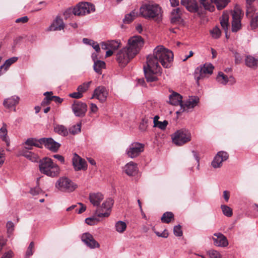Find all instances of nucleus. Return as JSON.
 Wrapping results in <instances>:
<instances>
[{
    "label": "nucleus",
    "instance_id": "23",
    "mask_svg": "<svg viewBox=\"0 0 258 258\" xmlns=\"http://www.w3.org/2000/svg\"><path fill=\"white\" fill-rule=\"evenodd\" d=\"M64 24L62 19L58 16H57L55 20L53 21L52 23L48 28V31H58L63 29Z\"/></svg>",
    "mask_w": 258,
    "mask_h": 258
},
{
    "label": "nucleus",
    "instance_id": "41",
    "mask_svg": "<svg viewBox=\"0 0 258 258\" xmlns=\"http://www.w3.org/2000/svg\"><path fill=\"white\" fill-rule=\"evenodd\" d=\"M252 2H247L246 5V16L247 17H251L252 13L254 11V8L252 7L251 5Z\"/></svg>",
    "mask_w": 258,
    "mask_h": 258
},
{
    "label": "nucleus",
    "instance_id": "48",
    "mask_svg": "<svg viewBox=\"0 0 258 258\" xmlns=\"http://www.w3.org/2000/svg\"><path fill=\"white\" fill-rule=\"evenodd\" d=\"M233 53L234 54V57L235 58V63L236 64L240 63L243 59L242 56L240 54H239V53L235 51H233Z\"/></svg>",
    "mask_w": 258,
    "mask_h": 258
},
{
    "label": "nucleus",
    "instance_id": "54",
    "mask_svg": "<svg viewBox=\"0 0 258 258\" xmlns=\"http://www.w3.org/2000/svg\"><path fill=\"white\" fill-rule=\"evenodd\" d=\"M41 191V190L40 188L38 186H36L33 188H32L30 190V193L33 196L38 195L40 192Z\"/></svg>",
    "mask_w": 258,
    "mask_h": 258
},
{
    "label": "nucleus",
    "instance_id": "1",
    "mask_svg": "<svg viewBox=\"0 0 258 258\" xmlns=\"http://www.w3.org/2000/svg\"><path fill=\"white\" fill-rule=\"evenodd\" d=\"M173 59L172 52L162 46H157L154 50L153 54L147 58V66H144V72L147 81L155 82L157 80L156 75L161 73L160 62L165 68H169Z\"/></svg>",
    "mask_w": 258,
    "mask_h": 258
},
{
    "label": "nucleus",
    "instance_id": "53",
    "mask_svg": "<svg viewBox=\"0 0 258 258\" xmlns=\"http://www.w3.org/2000/svg\"><path fill=\"white\" fill-rule=\"evenodd\" d=\"M52 94V92H46L44 93V95L45 96V101H47V103H49L50 101L53 100V98H51L53 96Z\"/></svg>",
    "mask_w": 258,
    "mask_h": 258
},
{
    "label": "nucleus",
    "instance_id": "30",
    "mask_svg": "<svg viewBox=\"0 0 258 258\" xmlns=\"http://www.w3.org/2000/svg\"><path fill=\"white\" fill-rule=\"evenodd\" d=\"M54 131L55 133L62 136H67L69 134V131L67 128L63 125L57 124L54 127Z\"/></svg>",
    "mask_w": 258,
    "mask_h": 258
},
{
    "label": "nucleus",
    "instance_id": "51",
    "mask_svg": "<svg viewBox=\"0 0 258 258\" xmlns=\"http://www.w3.org/2000/svg\"><path fill=\"white\" fill-rule=\"evenodd\" d=\"M97 221V219L94 217H89L85 219L86 223L89 225H94Z\"/></svg>",
    "mask_w": 258,
    "mask_h": 258
},
{
    "label": "nucleus",
    "instance_id": "10",
    "mask_svg": "<svg viewBox=\"0 0 258 258\" xmlns=\"http://www.w3.org/2000/svg\"><path fill=\"white\" fill-rule=\"evenodd\" d=\"M131 54L126 47L119 50L116 54V60L121 67L125 66L135 57Z\"/></svg>",
    "mask_w": 258,
    "mask_h": 258
},
{
    "label": "nucleus",
    "instance_id": "13",
    "mask_svg": "<svg viewBox=\"0 0 258 258\" xmlns=\"http://www.w3.org/2000/svg\"><path fill=\"white\" fill-rule=\"evenodd\" d=\"M72 110L77 117H84L87 110V105L86 103L78 101H74L72 105Z\"/></svg>",
    "mask_w": 258,
    "mask_h": 258
},
{
    "label": "nucleus",
    "instance_id": "7",
    "mask_svg": "<svg viewBox=\"0 0 258 258\" xmlns=\"http://www.w3.org/2000/svg\"><path fill=\"white\" fill-rule=\"evenodd\" d=\"M171 138L174 144L181 146L190 141L191 134L188 130L181 129L175 132Z\"/></svg>",
    "mask_w": 258,
    "mask_h": 258
},
{
    "label": "nucleus",
    "instance_id": "36",
    "mask_svg": "<svg viewBox=\"0 0 258 258\" xmlns=\"http://www.w3.org/2000/svg\"><path fill=\"white\" fill-rule=\"evenodd\" d=\"M173 214L170 212H166L163 214L161 220L163 223H169L173 218Z\"/></svg>",
    "mask_w": 258,
    "mask_h": 258
},
{
    "label": "nucleus",
    "instance_id": "17",
    "mask_svg": "<svg viewBox=\"0 0 258 258\" xmlns=\"http://www.w3.org/2000/svg\"><path fill=\"white\" fill-rule=\"evenodd\" d=\"M81 239L90 248H98L100 246L99 243L89 233H83L81 236Z\"/></svg>",
    "mask_w": 258,
    "mask_h": 258
},
{
    "label": "nucleus",
    "instance_id": "25",
    "mask_svg": "<svg viewBox=\"0 0 258 258\" xmlns=\"http://www.w3.org/2000/svg\"><path fill=\"white\" fill-rule=\"evenodd\" d=\"M245 64L247 67L255 70L258 67V58L247 55L245 56Z\"/></svg>",
    "mask_w": 258,
    "mask_h": 258
},
{
    "label": "nucleus",
    "instance_id": "42",
    "mask_svg": "<svg viewBox=\"0 0 258 258\" xmlns=\"http://www.w3.org/2000/svg\"><path fill=\"white\" fill-rule=\"evenodd\" d=\"M212 37L215 39L218 38L221 36V31L220 29L216 26L210 31Z\"/></svg>",
    "mask_w": 258,
    "mask_h": 258
},
{
    "label": "nucleus",
    "instance_id": "46",
    "mask_svg": "<svg viewBox=\"0 0 258 258\" xmlns=\"http://www.w3.org/2000/svg\"><path fill=\"white\" fill-rule=\"evenodd\" d=\"M168 122L167 120H164L163 121H160L155 123L154 126L157 127L162 130H164L166 128Z\"/></svg>",
    "mask_w": 258,
    "mask_h": 258
},
{
    "label": "nucleus",
    "instance_id": "29",
    "mask_svg": "<svg viewBox=\"0 0 258 258\" xmlns=\"http://www.w3.org/2000/svg\"><path fill=\"white\" fill-rule=\"evenodd\" d=\"M20 98L17 96H13L5 99L4 101V105L8 108L15 106L19 102Z\"/></svg>",
    "mask_w": 258,
    "mask_h": 258
},
{
    "label": "nucleus",
    "instance_id": "49",
    "mask_svg": "<svg viewBox=\"0 0 258 258\" xmlns=\"http://www.w3.org/2000/svg\"><path fill=\"white\" fill-rule=\"evenodd\" d=\"M174 234L176 236H181L182 235V231L180 225L175 226L173 229Z\"/></svg>",
    "mask_w": 258,
    "mask_h": 258
},
{
    "label": "nucleus",
    "instance_id": "44",
    "mask_svg": "<svg viewBox=\"0 0 258 258\" xmlns=\"http://www.w3.org/2000/svg\"><path fill=\"white\" fill-rule=\"evenodd\" d=\"M148 119L146 118V117L143 118L142 119V120L141 122L139 125V129L140 131H141L142 132H144L145 131H146L148 126Z\"/></svg>",
    "mask_w": 258,
    "mask_h": 258
},
{
    "label": "nucleus",
    "instance_id": "62",
    "mask_svg": "<svg viewBox=\"0 0 258 258\" xmlns=\"http://www.w3.org/2000/svg\"><path fill=\"white\" fill-rule=\"evenodd\" d=\"M53 157L57 159L62 163H63L64 162V159L63 157L61 155L56 154L53 155Z\"/></svg>",
    "mask_w": 258,
    "mask_h": 258
},
{
    "label": "nucleus",
    "instance_id": "59",
    "mask_svg": "<svg viewBox=\"0 0 258 258\" xmlns=\"http://www.w3.org/2000/svg\"><path fill=\"white\" fill-rule=\"evenodd\" d=\"M13 252L11 250L5 252L1 258H12Z\"/></svg>",
    "mask_w": 258,
    "mask_h": 258
},
{
    "label": "nucleus",
    "instance_id": "28",
    "mask_svg": "<svg viewBox=\"0 0 258 258\" xmlns=\"http://www.w3.org/2000/svg\"><path fill=\"white\" fill-rule=\"evenodd\" d=\"M220 24L222 28L224 30L226 35L229 27V14L227 12H224L223 13L222 17L220 18Z\"/></svg>",
    "mask_w": 258,
    "mask_h": 258
},
{
    "label": "nucleus",
    "instance_id": "50",
    "mask_svg": "<svg viewBox=\"0 0 258 258\" xmlns=\"http://www.w3.org/2000/svg\"><path fill=\"white\" fill-rule=\"evenodd\" d=\"M209 254L211 258H221L220 254L215 250H209Z\"/></svg>",
    "mask_w": 258,
    "mask_h": 258
},
{
    "label": "nucleus",
    "instance_id": "4",
    "mask_svg": "<svg viewBox=\"0 0 258 258\" xmlns=\"http://www.w3.org/2000/svg\"><path fill=\"white\" fill-rule=\"evenodd\" d=\"M140 15L146 19L159 23L162 19V8L157 4H144L140 8Z\"/></svg>",
    "mask_w": 258,
    "mask_h": 258
},
{
    "label": "nucleus",
    "instance_id": "37",
    "mask_svg": "<svg viewBox=\"0 0 258 258\" xmlns=\"http://www.w3.org/2000/svg\"><path fill=\"white\" fill-rule=\"evenodd\" d=\"M250 27L254 29L258 27V14H253L251 17Z\"/></svg>",
    "mask_w": 258,
    "mask_h": 258
},
{
    "label": "nucleus",
    "instance_id": "20",
    "mask_svg": "<svg viewBox=\"0 0 258 258\" xmlns=\"http://www.w3.org/2000/svg\"><path fill=\"white\" fill-rule=\"evenodd\" d=\"M108 92L106 89L103 86H99L94 91L91 98H95L101 102H104L107 97Z\"/></svg>",
    "mask_w": 258,
    "mask_h": 258
},
{
    "label": "nucleus",
    "instance_id": "52",
    "mask_svg": "<svg viewBox=\"0 0 258 258\" xmlns=\"http://www.w3.org/2000/svg\"><path fill=\"white\" fill-rule=\"evenodd\" d=\"M7 228L8 233L11 234L14 228V223L12 221H8L7 224Z\"/></svg>",
    "mask_w": 258,
    "mask_h": 258
},
{
    "label": "nucleus",
    "instance_id": "56",
    "mask_svg": "<svg viewBox=\"0 0 258 258\" xmlns=\"http://www.w3.org/2000/svg\"><path fill=\"white\" fill-rule=\"evenodd\" d=\"M155 232L158 237L167 238L168 236V233L166 230H164V231H163L162 233L157 231H156Z\"/></svg>",
    "mask_w": 258,
    "mask_h": 258
},
{
    "label": "nucleus",
    "instance_id": "60",
    "mask_svg": "<svg viewBox=\"0 0 258 258\" xmlns=\"http://www.w3.org/2000/svg\"><path fill=\"white\" fill-rule=\"evenodd\" d=\"M91 45L92 46V47L95 50V51L97 52H98L100 51V46L97 42L93 41V43L91 44Z\"/></svg>",
    "mask_w": 258,
    "mask_h": 258
},
{
    "label": "nucleus",
    "instance_id": "16",
    "mask_svg": "<svg viewBox=\"0 0 258 258\" xmlns=\"http://www.w3.org/2000/svg\"><path fill=\"white\" fill-rule=\"evenodd\" d=\"M228 157V153L225 151L218 152L212 162V166L214 168L220 167L222 162L227 160Z\"/></svg>",
    "mask_w": 258,
    "mask_h": 258
},
{
    "label": "nucleus",
    "instance_id": "21",
    "mask_svg": "<svg viewBox=\"0 0 258 258\" xmlns=\"http://www.w3.org/2000/svg\"><path fill=\"white\" fill-rule=\"evenodd\" d=\"M73 165L76 171L85 170L87 168V163L85 160L77 154H75L72 159Z\"/></svg>",
    "mask_w": 258,
    "mask_h": 258
},
{
    "label": "nucleus",
    "instance_id": "5",
    "mask_svg": "<svg viewBox=\"0 0 258 258\" xmlns=\"http://www.w3.org/2000/svg\"><path fill=\"white\" fill-rule=\"evenodd\" d=\"M39 170L41 173L53 177L57 176L59 172L58 165L53 163L49 158H43L39 161Z\"/></svg>",
    "mask_w": 258,
    "mask_h": 258
},
{
    "label": "nucleus",
    "instance_id": "34",
    "mask_svg": "<svg viewBox=\"0 0 258 258\" xmlns=\"http://www.w3.org/2000/svg\"><path fill=\"white\" fill-rule=\"evenodd\" d=\"M217 81L220 84L225 85L228 82V77L223 72H219L216 78Z\"/></svg>",
    "mask_w": 258,
    "mask_h": 258
},
{
    "label": "nucleus",
    "instance_id": "24",
    "mask_svg": "<svg viewBox=\"0 0 258 258\" xmlns=\"http://www.w3.org/2000/svg\"><path fill=\"white\" fill-rule=\"evenodd\" d=\"M124 170L129 176L135 175L138 171L137 164L133 162H130L125 165Z\"/></svg>",
    "mask_w": 258,
    "mask_h": 258
},
{
    "label": "nucleus",
    "instance_id": "15",
    "mask_svg": "<svg viewBox=\"0 0 258 258\" xmlns=\"http://www.w3.org/2000/svg\"><path fill=\"white\" fill-rule=\"evenodd\" d=\"M213 66L211 63H206L200 69L197 68L195 72V78L198 82L199 80L203 79L207 74H211L213 73Z\"/></svg>",
    "mask_w": 258,
    "mask_h": 258
},
{
    "label": "nucleus",
    "instance_id": "35",
    "mask_svg": "<svg viewBox=\"0 0 258 258\" xmlns=\"http://www.w3.org/2000/svg\"><path fill=\"white\" fill-rule=\"evenodd\" d=\"M23 156L32 162H35L38 161V156L34 153L26 152L23 153Z\"/></svg>",
    "mask_w": 258,
    "mask_h": 258
},
{
    "label": "nucleus",
    "instance_id": "47",
    "mask_svg": "<svg viewBox=\"0 0 258 258\" xmlns=\"http://www.w3.org/2000/svg\"><path fill=\"white\" fill-rule=\"evenodd\" d=\"M109 48L112 50L117 49L119 47L120 42L118 41L112 40L109 41Z\"/></svg>",
    "mask_w": 258,
    "mask_h": 258
},
{
    "label": "nucleus",
    "instance_id": "32",
    "mask_svg": "<svg viewBox=\"0 0 258 258\" xmlns=\"http://www.w3.org/2000/svg\"><path fill=\"white\" fill-rule=\"evenodd\" d=\"M0 137L3 141L6 142L7 146H9L10 141L7 136V130L6 124H4L3 127L0 129Z\"/></svg>",
    "mask_w": 258,
    "mask_h": 258
},
{
    "label": "nucleus",
    "instance_id": "55",
    "mask_svg": "<svg viewBox=\"0 0 258 258\" xmlns=\"http://www.w3.org/2000/svg\"><path fill=\"white\" fill-rule=\"evenodd\" d=\"M69 96L73 98L79 99L81 98L83 96V94H81L80 92H74L69 95Z\"/></svg>",
    "mask_w": 258,
    "mask_h": 258
},
{
    "label": "nucleus",
    "instance_id": "31",
    "mask_svg": "<svg viewBox=\"0 0 258 258\" xmlns=\"http://www.w3.org/2000/svg\"><path fill=\"white\" fill-rule=\"evenodd\" d=\"M40 139L37 140L35 138H29L25 142V145L28 146H35L38 148H42V143Z\"/></svg>",
    "mask_w": 258,
    "mask_h": 258
},
{
    "label": "nucleus",
    "instance_id": "61",
    "mask_svg": "<svg viewBox=\"0 0 258 258\" xmlns=\"http://www.w3.org/2000/svg\"><path fill=\"white\" fill-rule=\"evenodd\" d=\"M98 109V107L95 104L91 103L90 104V110L92 113H96Z\"/></svg>",
    "mask_w": 258,
    "mask_h": 258
},
{
    "label": "nucleus",
    "instance_id": "58",
    "mask_svg": "<svg viewBox=\"0 0 258 258\" xmlns=\"http://www.w3.org/2000/svg\"><path fill=\"white\" fill-rule=\"evenodd\" d=\"M29 19L28 17L24 16L20 18H18L16 20L15 22L16 23H25L28 22Z\"/></svg>",
    "mask_w": 258,
    "mask_h": 258
},
{
    "label": "nucleus",
    "instance_id": "45",
    "mask_svg": "<svg viewBox=\"0 0 258 258\" xmlns=\"http://www.w3.org/2000/svg\"><path fill=\"white\" fill-rule=\"evenodd\" d=\"M90 83L91 82L86 83H84L83 84L79 86L77 88V91L80 92L81 94H83V93L85 92L87 90V89L89 87Z\"/></svg>",
    "mask_w": 258,
    "mask_h": 258
},
{
    "label": "nucleus",
    "instance_id": "18",
    "mask_svg": "<svg viewBox=\"0 0 258 258\" xmlns=\"http://www.w3.org/2000/svg\"><path fill=\"white\" fill-rule=\"evenodd\" d=\"M214 244L217 246L226 247L228 245L226 237L221 233H215L212 238Z\"/></svg>",
    "mask_w": 258,
    "mask_h": 258
},
{
    "label": "nucleus",
    "instance_id": "2",
    "mask_svg": "<svg viewBox=\"0 0 258 258\" xmlns=\"http://www.w3.org/2000/svg\"><path fill=\"white\" fill-rule=\"evenodd\" d=\"M201 5H199L196 0H181V4L186 9L192 13H197L200 17H204L206 15V11L213 12L215 7L213 2L216 5L218 10H222L227 5L228 0H200Z\"/></svg>",
    "mask_w": 258,
    "mask_h": 258
},
{
    "label": "nucleus",
    "instance_id": "40",
    "mask_svg": "<svg viewBox=\"0 0 258 258\" xmlns=\"http://www.w3.org/2000/svg\"><path fill=\"white\" fill-rule=\"evenodd\" d=\"M221 209L223 214L228 217H230L232 215V210L229 207L226 205H221Z\"/></svg>",
    "mask_w": 258,
    "mask_h": 258
},
{
    "label": "nucleus",
    "instance_id": "3",
    "mask_svg": "<svg viewBox=\"0 0 258 258\" xmlns=\"http://www.w3.org/2000/svg\"><path fill=\"white\" fill-rule=\"evenodd\" d=\"M103 199V196L100 192L91 193L89 195L90 203L97 207L95 215L100 218L108 217L110 214L111 209L113 205V200L111 198H108L99 206Z\"/></svg>",
    "mask_w": 258,
    "mask_h": 258
},
{
    "label": "nucleus",
    "instance_id": "8",
    "mask_svg": "<svg viewBox=\"0 0 258 258\" xmlns=\"http://www.w3.org/2000/svg\"><path fill=\"white\" fill-rule=\"evenodd\" d=\"M56 188L63 192H70L75 190L77 185L66 177L59 178L55 183Z\"/></svg>",
    "mask_w": 258,
    "mask_h": 258
},
{
    "label": "nucleus",
    "instance_id": "43",
    "mask_svg": "<svg viewBox=\"0 0 258 258\" xmlns=\"http://www.w3.org/2000/svg\"><path fill=\"white\" fill-rule=\"evenodd\" d=\"M34 243L33 242H31L29 245V246L27 249L26 252V258H29L30 256H31L34 252Z\"/></svg>",
    "mask_w": 258,
    "mask_h": 258
},
{
    "label": "nucleus",
    "instance_id": "6",
    "mask_svg": "<svg viewBox=\"0 0 258 258\" xmlns=\"http://www.w3.org/2000/svg\"><path fill=\"white\" fill-rule=\"evenodd\" d=\"M144 41L140 36H135L128 40L127 45L126 46L132 55L135 56L143 46Z\"/></svg>",
    "mask_w": 258,
    "mask_h": 258
},
{
    "label": "nucleus",
    "instance_id": "9",
    "mask_svg": "<svg viewBox=\"0 0 258 258\" xmlns=\"http://www.w3.org/2000/svg\"><path fill=\"white\" fill-rule=\"evenodd\" d=\"M95 11V6L91 3L82 2L78 4L73 10L75 15L81 16L88 14Z\"/></svg>",
    "mask_w": 258,
    "mask_h": 258
},
{
    "label": "nucleus",
    "instance_id": "12",
    "mask_svg": "<svg viewBox=\"0 0 258 258\" xmlns=\"http://www.w3.org/2000/svg\"><path fill=\"white\" fill-rule=\"evenodd\" d=\"M200 101L199 98L197 96H190L184 103L182 102L181 104V107L179 111L176 113L178 114L179 112H183L184 111H188L190 109H193L199 103Z\"/></svg>",
    "mask_w": 258,
    "mask_h": 258
},
{
    "label": "nucleus",
    "instance_id": "26",
    "mask_svg": "<svg viewBox=\"0 0 258 258\" xmlns=\"http://www.w3.org/2000/svg\"><path fill=\"white\" fill-rule=\"evenodd\" d=\"M169 103L172 105H178L182 104V97L179 93L173 92L169 96Z\"/></svg>",
    "mask_w": 258,
    "mask_h": 258
},
{
    "label": "nucleus",
    "instance_id": "39",
    "mask_svg": "<svg viewBox=\"0 0 258 258\" xmlns=\"http://www.w3.org/2000/svg\"><path fill=\"white\" fill-rule=\"evenodd\" d=\"M126 225L125 222L122 221H118L116 223L115 228L116 230L119 232H123L126 229Z\"/></svg>",
    "mask_w": 258,
    "mask_h": 258
},
{
    "label": "nucleus",
    "instance_id": "22",
    "mask_svg": "<svg viewBox=\"0 0 258 258\" xmlns=\"http://www.w3.org/2000/svg\"><path fill=\"white\" fill-rule=\"evenodd\" d=\"M181 11L180 8H178L173 9L171 13L170 21L173 24H180L183 22L181 17Z\"/></svg>",
    "mask_w": 258,
    "mask_h": 258
},
{
    "label": "nucleus",
    "instance_id": "63",
    "mask_svg": "<svg viewBox=\"0 0 258 258\" xmlns=\"http://www.w3.org/2000/svg\"><path fill=\"white\" fill-rule=\"evenodd\" d=\"M79 204L81 206V207L78 210L76 209V211L78 214H81L86 210V207L81 203H79Z\"/></svg>",
    "mask_w": 258,
    "mask_h": 258
},
{
    "label": "nucleus",
    "instance_id": "33",
    "mask_svg": "<svg viewBox=\"0 0 258 258\" xmlns=\"http://www.w3.org/2000/svg\"><path fill=\"white\" fill-rule=\"evenodd\" d=\"M105 66V63L104 61L101 60L95 61L93 65L94 70L98 74H101L102 69Z\"/></svg>",
    "mask_w": 258,
    "mask_h": 258
},
{
    "label": "nucleus",
    "instance_id": "64",
    "mask_svg": "<svg viewBox=\"0 0 258 258\" xmlns=\"http://www.w3.org/2000/svg\"><path fill=\"white\" fill-rule=\"evenodd\" d=\"M109 46V42L108 43L103 42L101 43V47L102 49H104V50L109 49H110Z\"/></svg>",
    "mask_w": 258,
    "mask_h": 258
},
{
    "label": "nucleus",
    "instance_id": "14",
    "mask_svg": "<svg viewBox=\"0 0 258 258\" xmlns=\"http://www.w3.org/2000/svg\"><path fill=\"white\" fill-rule=\"evenodd\" d=\"M241 11L238 8L234 9L232 12V31L233 32H236L241 28Z\"/></svg>",
    "mask_w": 258,
    "mask_h": 258
},
{
    "label": "nucleus",
    "instance_id": "38",
    "mask_svg": "<svg viewBox=\"0 0 258 258\" xmlns=\"http://www.w3.org/2000/svg\"><path fill=\"white\" fill-rule=\"evenodd\" d=\"M81 123H78L69 128V132L72 135H76L81 132Z\"/></svg>",
    "mask_w": 258,
    "mask_h": 258
},
{
    "label": "nucleus",
    "instance_id": "57",
    "mask_svg": "<svg viewBox=\"0 0 258 258\" xmlns=\"http://www.w3.org/2000/svg\"><path fill=\"white\" fill-rule=\"evenodd\" d=\"M133 20L134 19H133V18H132L131 15L128 14L125 16V17L123 20V22L124 23L128 24V23H131Z\"/></svg>",
    "mask_w": 258,
    "mask_h": 258
},
{
    "label": "nucleus",
    "instance_id": "11",
    "mask_svg": "<svg viewBox=\"0 0 258 258\" xmlns=\"http://www.w3.org/2000/svg\"><path fill=\"white\" fill-rule=\"evenodd\" d=\"M144 145L138 142L133 143L130 145L126 150V153L128 157L134 158L144 151Z\"/></svg>",
    "mask_w": 258,
    "mask_h": 258
},
{
    "label": "nucleus",
    "instance_id": "27",
    "mask_svg": "<svg viewBox=\"0 0 258 258\" xmlns=\"http://www.w3.org/2000/svg\"><path fill=\"white\" fill-rule=\"evenodd\" d=\"M18 59L17 57L14 56L6 60L4 64L0 67V76L6 72L12 64L16 62Z\"/></svg>",
    "mask_w": 258,
    "mask_h": 258
},
{
    "label": "nucleus",
    "instance_id": "19",
    "mask_svg": "<svg viewBox=\"0 0 258 258\" xmlns=\"http://www.w3.org/2000/svg\"><path fill=\"white\" fill-rule=\"evenodd\" d=\"M40 141L42 145H44L47 149L54 152L58 150L60 146L58 143L54 141L52 138H41Z\"/></svg>",
    "mask_w": 258,
    "mask_h": 258
}]
</instances>
